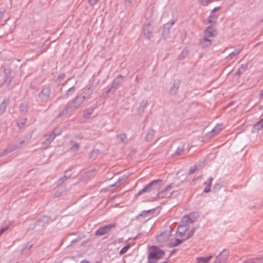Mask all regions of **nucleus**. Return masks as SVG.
Wrapping results in <instances>:
<instances>
[{
  "label": "nucleus",
  "mask_w": 263,
  "mask_h": 263,
  "mask_svg": "<svg viewBox=\"0 0 263 263\" xmlns=\"http://www.w3.org/2000/svg\"><path fill=\"white\" fill-rule=\"evenodd\" d=\"M193 221L190 219L189 216H184L182 220L181 224L178 227L177 235L183 237L182 241L184 240L190 238L194 233L193 228L191 225L192 224Z\"/></svg>",
  "instance_id": "f257e3e1"
},
{
  "label": "nucleus",
  "mask_w": 263,
  "mask_h": 263,
  "mask_svg": "<svg viewBox=\"0 0 263 263\" xmlns=\"http://www.w3.org/2000/svg\"><path fill=\"white\" fill-rule=\"evenodd\" d=\"M171 237V232L170 230L165 231L161 233L156 236V239L160 245H168L170 247L176 246L182 242V241L179 239L173 240L170 239Z\"/></svg>",
  "instance_id": "f03ea898"
},
{
  "label": "nucleus",
  "mask_w": 263,
  "mask_h": 263,
  "mask_svg": "<svg viewBox=\"0 0 263 263\" xmlns=\"http://www.w3.org/2000/svg\"><path fill=\"white\" fill-rule=\"evenodd\" d=\"M164 255L165 253L163 250L155 246H153L151 247L148 255V262L147 263H166V261L159 262Z\"/></svg>",
  "instance_id": "7ed1b4c3"
},
{
  "label": "nucleus",
  "mask_w": 263,
  "mask_h": 263,
  "mask_svg": "<svg viewBox=\"0 0 263 263\" xmlns=\"http://www.w3.org/2000/svg\"><path fill=\"white\" fill-rule=\"evenodd\" d=\"M162 185V181L161 180H156L152 182L147 186L143 187L142 190L139 191L136 194V196H139L144 193L149 192L153 189H159Z\"/></svg>",
  "instance_id": "20e7f679"
},
{
  "label": "nucleus",
  "mask_w": 263,
  "mask_h": 263,
  "mask_svg": "<svg viewBox=\"0 0 263 263\" xmlns=\"http://www.w3.org/2000/svg\"><path fill=\"white\" fill-rule=\"evenodd\" d=\"M116 226L115 223H112L100 228L96 232V235L98 236L104 235L109 231L111 229L115 228Z\"/></svg>",
  "instance_id": "39448f33"
},
{
  "label": "nucleus",
  "mask_w": 263,
  "mask_h": 263,
  "mask_svg": "<svg viewBox=\"0 0 263 263\" xmlns=\"http://www.w3.org/2000/svg\"><path fill=\"white\" fill-rule=\"evenodd\" d=\"M229 255V251L227 250H222L220 253L217 255L216 257V260L217 261L220 262L221 263H225L226 260L228 259V257Z\"/></svg>",
  "instance_id": "423d86ee"
},
{
  "label": "nucleus",
  "mask_w": 263,
  "mask_h": 263,
  "mask_svg": "<svg viewBox=\"0 0 263 263\" xmlns=\"http://www.w3.org/2000/svg\"><path fill=\"white\" fill-rule=\"evenodd\" d=\"M172 194V186H166L163 190L160 191L158 194L159 198H163L169 196Z\"/></svg>",
  "instance_id": "0eeeda50"
},
{
  "label": "nucleus",
  "mask_w": 263,
  "mask_h": 263,
  "mask_svg": "<svg viewBox=\"0 0 263 263\" xmlns=\"http://www.w3.org/2000/svg\"><path fill=\"white\" fill-rule=\"evenodd\" d=\"M216 35V31L212 27H209L204 30V37H210L214 36Z\"/></svg>",
  "instance_id": "6e6552de"
},
{
  "label": "nucleus",
  "mask_w": 263,
  "mask_h": 263,
  "mask_svg": "<svg viewBox=\"0 0 263 263\" xmlns=\"http://www.w3.org/2000/svg\"><path fill=\"white\" fill-rule=\"evenodd\" d=\"M212 258V255L206 257H197L196 259V263H209Z\"/></svg>",
  "instance_id": "1a4fd4ad"
},
{
  "label": "nucleus",
  "mask_w": 263,
  "mask_h": 263,
  "mask_svg": "<svg viewBox=\"0 0 263 263\" xmlns=\"http://www.w3.org/2000/svg\"><path fill=\"white\" fill-rule=\"evenodd\" d=\"M243 263H263V259L261 258L249 259L245 260Z\"/></svg>",
  "instance_id": "9d476101"
},
{
  "label": "nucleus",
  "mask_w": 263,
  "mask_h": 263,
  "mask_svg": "<svg viewBox=\"0 0 263 263\" xmlns=\"http://www.w3.org/2000/svg\"><path fill=\"white\" fill-rule=\"evenodd\" d=\"M153 31V28L150 25H148L145 26L144 29V33L146 35L150 34Z\"/></svg>",
  "instance_id": "9b49d317"
},
{
  "label": "nucleus",
  "mask_w": 263,
  "mask_h": 263,
  "mask_svg": "<svg viewBox=\"0 0 263 263\" xmlns=\"http://www.w3.org/2000/svg\"><path fill=\"white\" fill-rule=\"evenodd\" d=\"M155 135V132L154 130H150L147 134V135L146 136V139L147 141H151L152 140L154 136Z\"/></svg>",
  "instance_id": "f8f14e48"
},
{
  "label": "nucleus",
  "mask_w": 263,
  "mask_h": 263,
  "mask_svg": "<svg viewBox=\"0 0 263 263\" xmlns=\"http://www.w3.org/2000/svg\"><path fill=\"white\" fill-rule=\"evenodd\" d=\"M211 44V41L206 37H204L201 41V45L203 47L208 46Z\"/></svg>",
  "instance_id": "ddd939ff"
},
{
  "label": "nucleus",
  "mask_w": 263,
  "mask_h": 263,
  "mask_svg": "<svg viewBox=\"0 0 263 263\" xmlns=\"http://www.w3.org/2000/svg\"><path fill=\"white\" fill-rule=\"evenodd\" d=\"M93 112V109L89 108L85 110L84 113V116L85 118H88Z\"/></svg>",
  "instance_id": "4468645a"
},
{
  "label": "nucleus",
  "mask_w": 263,
  "mask_h": 263,
  "mask_svg": "<svg viewBox=\"0 0 263 263\" xmlns=\"http://www.w3.org/2000/svg\"><path fill=\"white\" fill-rule=\"evenodd\" d=\"M130 247V246L129 245H127L124 247H123L120 251V254L123 255L124 253H126L129 248Z\"/></svg>",
  "instance_id": "2eb2a0df"
},
{
  "label": "nucleus",
  "mask_w": 263,
  "mask_h": 263,
  "mask_svg": "<svg viewBox=\"0 0 263 263\" xmlns=\"http://www.w3.org/2000/svg\"><path fill=\"white\" fill-rule=\"evenodd\" d=\"M213 0H199L200 3L203 6H206Z\"/></svg>",
  "instance_id": "dca6fc26"
},
{
  "label": "nucleus",
  "mask_w": 263,
  "mask_h": 263,
  "mask_svg": "<svg viewBox=\"0 0 263 263\" xmlns=\"http://www.w3.org/2000/svg\"><path fill=\"white\" fill-rule=\"evenodd\" d=\"M216 19V16L215 15H212V13H211V16L209 17L208 21L209 23H214L215 22Z\"/></svg>",
  "instance_id": "f3484780"
},
{
  "label": "nucleus",
  "mask_w": 263,
  "mask_h": 263,
  "mask_svg": "<svg viewBox=\"0 0 263 263\" xmlns=\"http://www.w3.org/2000/svg\"><path fill=\"white\" fill-rule=\"evenodd\" d=\"M222 129L221 125H216L213 129L214 132H217L218 133L219 131H220Z\"/></svg>",
  "instance_id": "a211bd4d"
},
{
  "label": "nucleus",
  "mask_w": 263,
  "mask_h": 263,
  "mask_svg": "<svg viewBox=\"0 0 263 263\" xmlns=\"http://www.w3.org/2000/svg\"><path fill=\"white\" fill-rule=\"evenodd\" d=\"M262 127H261V126L259 125V123H258V122L257 123H256L254 126V128L255 130H259L260 129H261Z\"/></svg>",
  "instance_id": "6ab92c4d"
},
{
  "label": "nucleus",
  "mask_w": 263,
  "mask_h": 263,
  "mask_svg": "<svg viewBox=\"0 0 263 263\" xmlns=\"http://www.w3.org/2000/svg\"><path fill=\"white\" fill-rule=\"evenodd\" d=\"M98 0H89L88 3L90 6H93L97 3Z\"/></svg>",
  "instance_id": "aec40b11"
},
{
  "label": "nucleus",
  "mask_w": 263,
  "mask_h": 263,
  "mask_svg": "<svg viewBox=\"0 0 263 263\" xmlns=\"http://www.w3.org/2000/svg\"><path fill=\"white\" fill-rule=\"evenodd\" d=\"M8 227H5L4 228H2L1 230H0V236L4 233L5 232L7 229H8Z\"/></svg>",
  "instance_id": "412c9836"
},
{
  "label": "nucleus",
  "mask_w": 263,
  "mask_h": 263,
  "mask_svg": "<svg viewBox=\"0 0 263 263\" xmlns=\"http://www.w3.org/2000/svg\"><path fill=\"white\" fill-rule=\"evenodd\" d=\"M183 151V147H181L180 148H178L177 151H176V153L178 154H180L181 153H182V152Z\"/></svg>",
  "instance_id": "4be33fe9"
},
{
  "label": "nucleus",
  "mask_w": 263,
  "mask_h": 263,
  "mask_svg": "<svg viewBox=\"0 0 263 263\" xmlns=\"http://www.w3.org/2000/svg\"><path fill=\"white\" fill-rule=\"evenodd\" d=\"M210 187L209 186L205 187L204 190V191L206 193L210 192Z\"/></svg>",
  "instance_id": "5701e85b"
},
{
  "label": "nucleus",
  "mask_w": 263,
  "mask_h": 263,
  "mask_svg": "<svg viewBox=\"0 0 263 263\" xmlns=\"http://www.w3.org/2000/svg\"><path fill=\"white\" fill-rule=\"evenodd\" d=\"M258 123H259V125L261 126V127H263V120L261 119L259 121H258Z\"/></svg>",
  "instance_id": "b1692460"
},
{
  "label": "nucleus",
  "mask_w": 263,
  "mask_h": 263,
  "mask_svg": "<svg viewBox=\"0 0 263 263\" xmlns=\"http://www.w3.org/2000/svg\"><path fill=\"white\" fill-rule=\"evenodd\" d=\"M218 9H219V7H216V8H214L212 10V11H211V13H213V12H214L215 11H217Z\"/></svg>",
  "instance_id": "393cba45"
},
{
  "label": "nucleus",
  "mask_w": 263,
  "mask_h": 263,
  "mask_svg": "<svg viewBox=\"0 0 263 263\" xmlns=\"http://www.w3.org/2000/svg\"><path fill=\"white\" fill-rule=\"evenodd\" d=\"M81 263H89V262L87 260H83L81 262Z\"/></svg>",
  "instance_id": "a878e982"
},
{
  "label": "nucleus",
  "mask_w": 263,
  "mask_h": 263,
  "mask_svg": "<svg viewBox=\"0 0 263 263\" xmlns=\"http://www.w3.org/2000/svg\"><path fill=\"white\" fill-rule=\"evenodd\" d=\"M260 95L263 96V89L260 92Z\"/></svg>",
  "instance_id": "bb28decb"
},
{
  "label": "nucleus",
  "mask_w": 263,
  "mask_h": 263,
  "mask_svg": "<svg viewBox=\"0 0 263 263\" xmlns=\"http://www.w3.org/2000/svg\"><path fill=\"white\" fill-rule=\"evenodd\" d=\"M96 263H100V262H96Z\"/></svg>",
  "instance_id": "cd10ccee"
},
{
  "label": "nucleus",
  "mask_w": 263,
  "mask_h": 263,
  "mask_svg": "<svg viewBox=\"0 0 263 263\" xmlns=\"http://www.w3.org/2000/svg\"><path fill=\"white\" fill-rule=\"evenodd\" d=\"M262 119L263 120V118Z\"/></svg>",
  "instance_id": "c85d7f7f"
}]
</instances>
